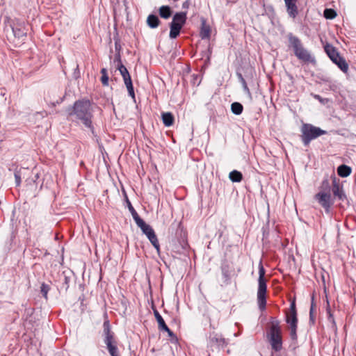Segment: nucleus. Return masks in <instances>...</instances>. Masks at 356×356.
<instances>
[{"label": "nucleus", "mask_w": 356, "mask_h": 356, "mask_svg": "<svg viewBox=\"0 0 356 356\" xmlns=\"http://www.w3.org/2000/svg\"><path fill=\"white\" fill-rule=\"evenodd\" d=\"M67 113L69 120L81 122L92 134L94 133L93 108L90 100L82 99L76 101L72 107L67 108Z\"/></svg>", "instance_id": "nucleus-1"}, {"label": "nucleus", "mask_w": 356, "mask_h": 356, "mask_svg": "<svg viewBox=\"0 0 356 356\" xmlns=\"http://www.w3.org/2000/svg\"><path fill=\"white\" fill-rule=\"evenodd\" d=\"M289 47L293 48L295 56L300 60L307 63H314L315 58L311 55L309 51L306 49L300 40L291 33H289Z\"/></svg>", "instance_id": "nucleus-2"}, {"label": "nucleus", "mask_w": 356, "mask_h": 356, "mask_svg": "<svg viewBox=\"0 0 356 356\" xmlns=\"http://www.w3.org/2000/svg\"><path fill=\"white\" fill-rule=\"evenodd\" d=\"M289 47L293 48L295 56L300 60L307 63H314L315 58L311 55L309 51L306 49L300 40L291 33H289Z\"/></svg>", "instance_id": "nucleus-3"}, {"label": "nucleus", "mask_w": 356, "mask_h": 356, "mask_svg": "<svg viewBox=\"0 0 356 356\" xmlns=\"http://www.w3.org/2000/svg\"><path fill=\"white\" fill-rule=\"evenodd\" d=\"M300 131L301 140L305 146H308L312 140L327 134L326 131L309 123L302 124Z\"/></svg>", "instance_id": "nucleus-4"}, {"label": "nucleus", "mask_w": 356, "mask_h": 356, "mask_svg": "<svg viewBox=\"0 0 356 356\" xmlns=\"http://www.w3.org/2000/svg\"><path fill=\"white\" fill-rule=\"evenodd\" d=\"M265 270L263 265L260 263L259 266V279H258V291H257V303L260 310L263 311L266 305V281L264 278Z\"/></svg>", "instance_id": "nucleus-5"}, {"label": "nucleus", "mask_w": 356, "mask_h": 356, "mask_svg": "<svg viewBox=\"0 0 356 356\" xmlns=\"http://www.w3.org/2000/svg\"><path fill=\"white\" fill-rule=\"evenodd\" d=\"M270 343L272 348L275 351H279L282 348L281 330L277 321L272 322L270 330Z\"/></svg>", "instance_id": "nucleus-6"}, {"label": "nucleus", "mask_w": 356, "mask_h": 356, "mask_svg": "<svg viewBox=\"0 0 356 356\" xmlns=\"http://www.w3.org/2000/svg\"><path fill=\"white\" fill-rule=\"evenodd\" d=\"M138 227H140L144 234L146 235L152 245L155 248L157 252L160 251V245L157 238V236L152 229V227L146 224L144 220L142 222H139V224L137 225Z\"/></svg>", "instance_id": "nucleus-7"}, {"label": "nucleus", "mask_w": 356, "mask_h": 356, "mask_svg": "<svg viewBox=\"0 0 356 356\" xmlns=\"http://www.w3.org/2000/svg\"><path fill=\"white\" fill-rule=\"evenodd\" d=\"M11 26L14 36L20 40V42H22L26 38L28 31L27 26L24 22L16 19L13 22Z\"/></svg>", "instance_id": "nucleus-8"}, {"label": "nucleus", "mask_w": 356, "mask_h": 356, "mask_svg": "<svg viewBox=\"0 0 356 356\" xmlns=\"http://www.w3.org/2000/svg\"><path fill=\"white\" fill-rule=\"evenodd\" d=\"M314 198L325 209L326 213H330L331 206L333 204L330 193L326 192H319L315 195Z\"/></svg>", "instance_id": "nucleus-9"}, {"label": "nucleus", "mask_w": 356, "mask_h": 356, "mask_svg": "<svg viewBox=\"0 0 356 356\" xmlns=\"http://www.w3.org/2000/svg\"><path fill=\"white\" fill-rule=\"evenodd\" d=\"M286 12L290 17L296 18L298 14L297 0H284Z\"/></svg>", "instance_id": "nucleus-10"}, {"label": "nucleus", "mask_w": 356, "mask_h": 356, "mask_svg": "<svg viewBox=\"0 0 356 356\" xmlns=\"http://www.w3.org/2000/svg\"><path fill=\"white\" fill-rule=\"evenodd\" d=\"M286 322L290 326H296L298 323L297 312L295 301H293L290 305V312L286 314Z\"/></svg>", "instance_id": "nucleus-11"}, {"label": "nucleus", "mask_w": 356, "mask_h": 356, "mask_svg": "<svg viewBox=\"0 0 356 356\" xmlns=\"http://www.w3.org/2000/svg\"><path fill=\"white\" fill-rule=\"evenodd\" d=\"M186 13L185 12H179L176 13L173 17L170 24H175L177 26H179L181 29H182L183 26L186 23Z\"/></svg>", "instance_id": "nucleus-12"}, {"label": "nucleus", "mask_w": 356, "mask_h": 356, "mask_svg": "<svg viewBox=\"0 0 356 356\" xmlns=\"http://www.w3.org/2000/svg\"><path fill=\"white\" fill-rule=\"evenodd\" d=\"M332 191L333 195L338 197L339 200H343L346 198V195L343 191L342 186L335 180H334L332 183Z\"/></svg>", "instance_id": "nucleus-13"}, {"label": "nucleus", "mask_w": 356, "mask_h": 356, "mask_svg": "<svg viewBox=\"0 0 356 356\" xmlns=\"http://www.w3.org/2000/svg\"><path fill=\"white\" fill-rule=\"evenodd\" d=\"M324 49L332 61L336 60L340 55L336 48L330 44H326L324 47Z\"/></svg>", "instance_id": "nucleus-14"}, {"label": "nucleus", "mask_w": 356, "mask_h": 356, "mask_svg": "<svg viewBox=\"0 0 356 356\" xmlns=\"http://www.w3.org/2000/svg\"><path fill=\"white\" fill-rule=\"evenodd\" d=\"M200 35L202 40L209 39L211 36V28L204 19L202 20Z\"/></svg>", "instance_id": "nucleus-15"}, {"label": "nucleus", "mask_w": 356, "mask_h": 356, "mask_svg": "<svg viewBox=\"0 0 356 356\" xmlns=\"http://www.w3.org/2000/svg\"><path fill=\"white\" fill-rule=\"evenodd\" d=\"M332 62L336 64L343 72L346 73L348 72V65L344 58L340 55L337 58L336 60H332Z\"/></svg>", "instance_id": "nucleus-16"}, {"label": "nucleus", "mask_w": 356, "mask_h": 356, "mask_svg": "<svg viewBox=\"0 0 356 356\" xmlns=\"http://www.w3.org/2000/svg\"><path fill=\"white\" fill-rule=\"evenodd\" d=\"M147 24L151 29H156L159 26L160 20L156 15L151 14L147 17Z\"/></svg>", "instance_id": "nucleus-17"}, {"label": "nucleus", "mask_w": 356, "mask_h": 356, "mask_svg": "<svg viewBox=\"0 0 356 356\" xmlns=\"http://www.w3.org/2000/svg\"><path fill=\"white\" fill-rule=\"evenodd\" d=\"M172 13V9L169 6H162L159 9V14L163 19H168Z\"/></svg>", "instance_id": "nucleus-18"}, {"label": "nucleus", "mask_w": 356, "mask_h": 356, "mask_svg": "<svg viewBox=\"0 0 356 356\" xmlns=\"http://www.w3.org/2000/svg\"><path fill=\"white\" fill-rule=\"evenodd\" d=\"M162 120L165 127H170L173 124L175 119L171 113L166 112L162 113Z\"/></svg>", "instance_id": "nucleus-19"}, {"label": "nucleus", "mask_w": 356, "mask_h": 356, "mask_svg": "<svg viewBox=\"0 0 356 356\" xmlns=\"http://www.w3.org/2000/svg\"><path fill=\"white\" fill-rule=\"evenodd\" d=\"M337 173L341 177H346L351 173V168L346 165H341L337 168Z\"/></svg>", "instance_id": "nucleus-20"}, {"label": "nucleus", "mask_w": 356, "mask_h": 356, "mask_svg": "<svg viewBox=\"0 0 356 356\" xmlns=\"http://www.w3.org/2000/svg\"><path fill=\"white\" fill-rule=\"evenodd\" d=\"M154 316H155V318L156 319V321L158 323L159 328L160 330H166V329H168V326L165 324L163 318H162V316H161V314H159V312L156 309H155L154 311Z\"/></svg>", "instance_id": "nucleus-21"}, {"label": "nucleus", "mask_w": 356, "mask_h": 356, "mask_svg": "<svg viewBox=\"0 0 356 356\" xmlns=\"http://www.w3.org/2000/svg\"><path fill=\"white\" fill-rule=\"evenodd\" d=\"M229 178L233 182H240L243 179V175L238 170H232L229 172Z\"/></svg>", "instance_id": "nucleus-22"}, {"label": "nucleus", "mask_w": 356, "mask_h": 356, "mask_svg": "<svg viewBox=\"0 0 356 356\" xmlns=\"http://www.w3.org/2000/svg\"><path fill=\"white\" fill-rule=\"evenodd\" d=\"M170 30L169 37L171 39L176 38L179 35L180 31L181 29L179 26H177L175 24H170Z\"/></svg>", "instance_id": "nucleus-23"}, {"label": "nucleus", "mask_w": 356, "mask_h": 356, "mask_svg": "<svg viewBox=\"0 0 356 356\" xmlns=\"http://www.w3.org/2000/svg\"><path fill=\"white\" fill-rule=\"evenodd\" d=\"M243 110V105L238 102H234L231 105V111L235 115H240Z\"/></svg>", "instance_id": "nucleus-24"}, {"label": "nucleus", "mask_w": 356, "mask_h": 356, "mask_svg": "<svg viewBox=\"0 0 356 356\" xmlns=\"http://www.w3.org/2000/svg\"><path fill=\"white\" fill-rule=\"evenodd\" d=\"M127 202H128L129 209L131 213L134 220H135L136 225L139 224V222H142L143 220L140 218L138 213L136 212V211L134 209V208L131 205V202L129 200H127Z\"/></svg>", "instance_id": "nucleus-25"}, {"label": "nucleus", "mask_w": 356, "mask_h": 356, "mask_svg": "<svg viewBox=\"0 0 356 356\" xmlns=\"http://www.w3.org/2000/svg\"><path fill=\"white\" fill-rule=\"evenodd\" d=\"M211 341L216 343L219 346H225L227 345L226 340L221 337V336L215 335L211 337Z\"/></svg>", "instance_id": "nucleus-26"}, {"label": "nucleus", "mask_w": 356, "mask_h": 356, "mask_svg": "<svg viewBox=\"0 0 356 356\" xmlns=\"http://www.w3.org/2000/svg\"><path fill=\"white\" fill-rule=\"evenodd\" d=\"M103 336L104 337H106L107 336H109L113 332L111 331V325L109 323L108 321H105L103 324Z\"/></svg>", "instance_id": "nucleus-27"}, {"label": "nucleus", "mask_w": 356, "mask_h": 356, "mask_svg": "<svg viewBox=\"0 0 356 356\" xmlns=\"http://www.w3.org/2000/svg\"><path fill=\"white\" fill-rule=\"evenodd\" d=\"M221 271L222 276L224 277L225 282H227L230 279V273L229 270V266L227 265H222L221 266Z\"/></svg>", "instance_id": "nucleus-28"}, {"label": "nucleus", "mask_w": 356, "mask_h": 356, "mask_svg": "<svg viewBox=\"0 0 356 356\" xmlns=\"http://www.w3.org/2000/svg\"><path fill=\"white\" fill-rule=\"evenodd\" d=\"M337 16V13L334 10L330 8H326L324 10V17L326 19H332Z\"/></svg>", "instance_id": "nucleus-29"}, {"label": "nucleus", "mask_w": 356, "mask_h": 356, "mask_svg": "<svg viewBox=\"0 0 356 356\" xmlns=\"http://www.w3.org/2000/svg\"><path fill=\"white\" fill-rule=\"evenodd\" d=\"M106 347L111 356H119L115 343L107 345Z\"/></svg>", "instance_id": "nucleus-30"}, {"label": "nucleus", "mask_w": 356, "mask_h": 356, "mask_svg": "<svg viewBox=\"0 0 356 356\" xmlns=\"http://www.w3.org/2000/svg\"><path fill=\"white\" fill-rule=\"evenodd\" d=\"M50 290V286L49 285L45 284V283H42L41 284V286H40V291H41V293L42 295V296L47 300V294H48V292Z\"/></svg>", "instance_id": "nucleus-31"}, {"label": "nucleus", "mask_w": 356, "mask_h": 356, "mask_svg": "<svg viewBox=\"0 0 356 356\" xmlns=\"http://www.w3.org/2000/svg\"><path fill=\"white\" fill-rule=\"evenodd\" d=\"M314 297H312V302H311V307H310V311H309V319H310V321L312 322V323H314Z\"/></svg>", "instance_id": "nucleus-32"}, {"label": "nucleus", "mask_w": 356, "mask_h": 356, "mask_svg": "<svg viewBox=\"0 0 356 356\" xmlns=\"http://www.w3.org/2000/svg\"><path fill=\"white\" fill-rule=\"evenodd\" d=\"M118 70L122 75V76L124 78V76H127V74H129L127 67L123 65L122 64H120L119 66H118Z\"/></svg>", "instance_id": "nucleus-33"}, {"label": "nucleus", "mask_w": 356, "mask_h": 356, "mask_svg": "<svg viewBox=\"0 0 356 356\" xmlns=\"http://www.w3.org/2000/svg\"><path fill=\"white\" fill-rule=\"evenodd\" d=\"M104 341L106 346L111 344V343H115V340H114V333L109 336L104 337Z\"/></svg>", "instance_id": "nucleus-34"}, {"label": "nucleus", "mask_w": 356, "mask_h": 356, "mask_svg": "<svg viewBox=\"0 0 356 356\" xmlns=\"http://www.w3.org/2000/svg\"><path fill=\"white\" fill-rule=\"evenodd\" d=\"M14 175H15V179L16 186H19L20 185L21 181H22V179H21V175H20L19 171L16 170L15 172Z\"/></svg>", "instance_id": "nucleus-35"}, {"label": "nucleus", "mask_w": 356, "mask_h": 356, "mask_svg": "<svg viewBox=\"0 0 356 356\" xmlns=\"http://www.w3.org/2000/svg\"><path fill=\"white\" fill-rule=\"evenodd\" d=\"M291 331H290V335L292 339L296 340L297 339V334H296V330H297V325L296 326H290Z\"/></svg>", "instance_id": "nucleus-36"}, {"label": "nucleus", "mask_w": 356, "mask_h": 356, "mask_svg": "<svg viewBox=\"0 0 356 356\" xmlns=\"http://www.w3.org/2000/svg\"><path fill=\"white\" fill-rule=\"evenodd\" d=\"M129 92V96H131L133 99L135 98V93L134 90L133 84L126 86Z\"/></svg>", "instance_id": "nucleus-37"}, {"label": "nucleus", "mask_w": 356, "mask_h": 356, "mask_svg": "<svg viewBox=\"0 0 356 356\" xmlns=\"http://www.w3.org/2000/svg\"><path fill=\"white\" fill-rule=\"evenodd\" d=\"M123 79H124V84L126 85V86L132 84V81H131L130 74H127V76H124L123 78Z\"/></svg>", "instance_id": "nucleus-38"}, {"label": "nucleus", "mask_w": 356, "mask_h": 356, "mask_svg": "<svg viewBox=\"0 0 356 356\" xmlns=\"http://www.w3.org/2000/svg\"><path fill=\"white\" fill-rule=\"evenodd\" d=\"M101 81H102V83L104 86H108V74L107 75L102 76Z\"/></svg>", "instance_id": "nucleus-39"}, {"label": "nucleus", "mask_w": 356, "mask_h": 356, "mask_svg": "<svg viewBox=\"0 0 356 356\" xmlns=\"http://www.w3.org/2000/svg\"><path fill=\"white\" fill-rule=\"evenodd\" d=\"M327 314H328V321L332 323L333 326H335V321H334V317H333L332 314H331L330 309H327Z\"/></svg>", "instance_id": "nucleus-40"}, {"label": "nucleus", "mask_w": 356, "mask_h": 356, "mask_svg": "<svg viewBox=\"0 0 356 356\" xmlns=\"http://www.w3.org/2000/svg\"><path fill=\"white\" fill-rule=\"evenodd\" d=\"M163 331H165L168 332V335L171 337H174L175 339V340H177V337H175V335L174 334V333L169 329V327H168V329L166 330H163Z\"/></svg>", "instance_id": "nucleus-41"}, {"label": "nucleus", "mask_w": 356, "mask_h": 356, "mask_svg": "<svg viewBox=\"0 0 356 356\" xmlns=\"http://www.w3.org/2000/svg\"><path fill=\"white\" fill-rule=\"evenodd\" d=\"M101 74H102V76H104V75H107V70L106 68H102L101 70Z\"/></svg>", "instance_id": "nucleus-42"}, {"label": "nucleus", "mask_w": 356, "mask_h": 356, "mask_svg": "<svg viewBox=\"0 0 356 356\" xmlns=\"http://www.w3.org/2000/svg\"><path fill=\"white\" fill-rule=\"evenodd\" d=\"M238 77H239L240 80L241 81L242 83H245V81L243 79V76L241 74H238Z\"/></svg>", "instance_id": "nucleus-43"}, {"label": "nucleus", "mask_w": 356, "mask_h": 356, "mask_svg": "<svg viewBox=\"0 0 356 356\" xmlns=\"http://www.w3.org/2000/svg\"><path fill=\"white\" fill-rule=\"evenodd\" d=\"M243 85L244 90L248 91V92H249V89H248V88L247 86L246 82H245V83H243Z\"/></svg>", "instance_id": "nucleus-44"}, {"label": "nucleus", "mask_w": 356, "mask_h": 356, "mask_svg": "<svg viewBox=\"0 0 356 356\" xmlns=\"http://www.w3.org/2000/svg\"><path fill=\"white\" fill-rule=\"evenodd\" d=\"M314 98L316 99H318L319 101H321V97L318 95H314Z\"/></svg>", "instance_id": "nucleus-45"}]
</instances>
